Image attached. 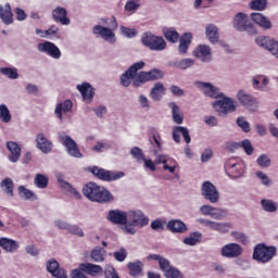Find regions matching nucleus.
<instances>
[{"label": "nucleus", "instance_id": "obj_62", "mask_svg": "<svg viewBox=\"0 0 278 278\" xmlns=\"http://www.w3.org/2000/svg\"><path fill=\"white\" fill-rule=\"evenodd\" d=\"M241 147L243 151L247 153V155L253 154V144H251V141H249L248 139L241 142Z\"/></svg>", "mask_w": 278, "mask_h": 278}, {"label": "nucleus", "instance_id": "obj_38", "mask_svg": "<svg viewBox=\"0 0 278 278\" xmlns=\"http://www.w3.org/2000/svg\"><path fill=\"white\" fill-rule=\"evenodd\" d=\"M190 42H192V34L186 33L182 35L178 47L179 53H186L188 51V47H190Z\"/></svg>", "mask_w": 278, "mask_h": 278}, {"label": "nucleus", "instance_id": "obj_51", "mask_svg": "<svg viewBox=\"0 0 278 278\" xmlns=\"http://www.w3.org/2000/svg\"><path fill=\"white\" fill-rule=\"evenodd\" d=\"M127 268L131 277H138V275H140V261H137L136 263L129 262Z\"/></svg>", "mask_w": 278, "mask_h": 278}, {"label": "nucleus", "instance_id": "obj_34", "mask_svg": "<svg viewBox=\"0 0 278 278\" xmlns=\"http://www.w3.org/2000/svg\"><path fill=\"white\" fill-rule=\"evenodd\" d=\"M0 247L7 251V253H14V251H18V242L5 237L0 238Z\"/></svg>", "mask_w": 278, "mask_h": 278}, {"label": "nucleus", "instance_id": "obj_9", "mask_svg": "<svg viewBox=\"0 0 278 278\" xmlns=\"http://www.w3.org/2000/svg\"><path fill=\"white\" fill-rule=\"evenodd\" d=\"M233 27L238 29V31H248V34L254 35L257 34L255 26L251 23L248 15L244 13H238L233 20Z\"/></svg>", "mask_w": 278, "mask_h": 278}, {"label": "nucleus", "instance_id": "obj_52", "mask_svg": "<svg viewBox=\"0 0 278 278\" xmlns=\"http://www.w3.org/2000/svg\"><path fill=\"white\" fill-rule=\"evenodd\" d=\"M194 65V61L191 59H185V60H180V61H176L174 63V66H176V68H181L182 71H186V68H190V66Z\"/></svg>", "mask_w": 278, "mask_h": 278}, {"label": "nucleus", "instance_id": "obj_7", "mask_svg": "<svg viewBox=\"0 0 278 278\" xmlns=\"http://www.w3.org/2000/svg\"><path fill=\"white\" fill-rule=\"evenodd\" d=\"M88 170L93 175V177L100 179V181H116L117 179L125 177V173L123 172H112L99 166L89 167Z\"/></svg>", "mask_w": 278, "mask_h": 278}, {"label": "nucleus", "instance_id": "obj_36", "mask_svg": "<svg viewBox=\"0 0 278 278\" xmlns=\"http://www.w3.org/2000/svg\"><path fill=\"white\" fill-rule=\"evenodd\" d=\"M149 140L154 149V153L162 151V137H160V134H157V131L152 130L150 132Z\"/></svg>", "mask_w": 278, "mask_h": 278}, {"label": "nucleus", "instance_id": "obj_39", "mask_svg": "<svg viewBox=\"0 0 278 278\" xmlns=\"http://www.w3.org/2000/svg\"><path fill=\"white\" fill-rule=\"evenodd\" d=\"M105 249L101 248V247H97L94 248L91 253H90V257L93 262H105Z\"/></svg>", "mask_w": 278, "mask_h": 278}, {"label": "nucleus", "instance_id": "obj_44", "mask_svg": "<svg viewBox=\"0 0 278 278\" xmlns=\"http://www.w3.org/2000/svg\"><path fill=\"white\" fill-rule=\"evenodd\" d=\"M206 36L213 45L218 42V28L214 25L206 26Z\"/></svg>", "mask_w": 278, "mask_h": 278}, {"label": "nucleus", "instance_id": "obj_23", "mask_svg": "<svg viewBox=\"0 0 278 278\" xmlns=\"http://www.w3.org/2000/svg\"><path fill=\"white\" fill-rule=\"evenodd\" d=\"M200 212H202L204 216H211L212 218H216L217 220H220V218H225V216H227V211L215 208L210 205L201 206Z\"/></svg>", "mask_w": 278, "mask_h": 278}, {"label": "nucleus", "instance_id": "obj_25", "mask_svg": "<svg viewBox=\"0 0 278 278\" xmlns=\"http://www.w3.org/2000/svg\"><path fill=\"white\" fill-rule=\"evenodd\" d=\"M193 55L202 62H210L212 60V50L207 46H199L193 51Z\"/></svg>", "mask_w": 278, "mask_h": 278}, {"label": "nucleus", "instance_id": "obj_53", "mask_svg": "<svg viewBox=\"0 0 278 278\" xmlns=\"http://www.w3.org/2000/svg\"><path fill=\"white\" fill-rule=\"evenodd\" d=\"M262 206L265 212H277V204L270 200H262Z\"/></svg>", "mask_w": 278, "mask_h": 278}, {"label": "nucleus", "instance_id": "obj_41", "mask_svg": "<svg viewBox=\"0 0 278 278\" xmlns=\"http://www.w3.org/2000/svg\"><path fill=\"white\" fill-rule=\"evenodd\" d=\"M0 188L4 190L8 197H14V181L12 180V178H4L0 182Z\"/></svg>", "mask_w": 278, "mask_h": 278}, {"label": "nucleus", "instance_id": "obj_58", "mask_svg": "<svg viewBox=\"0 0 278 278\" xmlns=\"http://www.w3.org/2000/svg\"><path fill=\"white\" fill-rule=\"evenodd\" d=\"M104 277L105 278H121L118 277V274L116 273V269L114 268V266H106L104 268Z\"/></svg>", "mask_w": 278, "mask_h": 278}, {"label": "nucleus", "instance_id": "obj_26", "mask_svg": "<svg viewBox=\"0 0 278 278\" xmlns=\"http://www.w3.org/2000/svg\"><path fill=\"white\" fill-rule=\"evenodd\" d=\"M7 149L11 153L9 156L10 162L16 163L18 160H21V146H18V143L14 141H8Z\"/></svg>", "mask_w": 278, "mask_h": 278}, {"label": "nucleus", "instance_id": "obj_8", "mask_svg": "<svg viewBox=\"0 0 278 278\" xmlns=\"http://www.w3.org/2000/svg\"><path fill=\"white\" fill-rule=\"evenodd\" d=\"M277 250L274 247H266L265 244H258L254 249L253 257L257 262H262L266 264V262H270L273 257H275V253Z\"/></svg>", "mask_w": 278, "mask_h": 278}, {"label": "nucleus", "instance_id": "obj_21", "mask_svg": "<svg viewBox=\"0 0 278 278\" xmlns=\"http://www.w3.org/2000/svg\"><path fill=\"white\" fill-rule=\"evenodd\" d=\"M202 194L211 201V203H216L218 201V190L212 185V182L206 181L202 185Z\"/></svg>", "mask_w": 278, "mask_h": 278}, {"label": "nucleus", "instance_id": "obj_13", "mask_svg": "<svg viewBox=\"0 0 278 278\" xmlns=\"http://www.w3.org/2000/svg\"><path fill=\"white\" fill-rule=\"evenodd\" d=\"M37 49L41 53H47V55L53 58V60H60V58H62V51H60V48H58V46L51 41L38 43Z\"/></svg>", "mask_w": 278, "mask_h": 278}, {"label": "nucleus", "instance_id": "obj_59", "mask_svg": "<svg viewBox=\"0 0 278 278\" xmlns=\"http://www.w3.org/2000/svg\"><path fill=\"white\" fill-rule=\"evenodd\" d=\"M164 225H166V222L162 219H156L151 223V229L154 231H164Z\"/></svg>", "mask_w": 278, "mask_h": 278}, {"label": "nucleus", "instance_id": "obj_45", "mask_svg": "<svg viewBox=\"0 0 278 278\" xmlns=\"http://www.w3.org/2000/svg\"><path fill=\"white\" fill-rule=\"evenodd\" d=\"M34 184H35V186H37V188L45 190V188H47V186H49V178L42 174H37L35 176Z\"/></svg>", "mask_w": 278, "mask_h": 278}, {"label": "nucleus", "instance_id": "obj_16", "mask_svg": "<svg viewBox=\"0 0 278 278\" xmlns=\"http://www.w3.org/2000/svg\"><path fill=\"white\" fill-rule=\"evenodd\" d=\"M92 31L96 36H101V38H103V40H106V42H111V45H114V42H116V36L114 35V31H112V29L108 27L96 25Z\"/></svg>", "mask_w": 278, "mask_h": 278}, {"label": "nucleus", "instance_id": "obj_48", "mask_svg": "<svg viewBox=\"0 0 278 278\" xmlns=\"http://www.w3.org/2000/svg\"><path fill=\"white\" fill-rule=\"evenodd\" d=\"M163 31L166 40H168L169 42H177V40H179V33H177L173 28H166Z\"/></svg>", "mask_w": 278, "mask_h": 278}, {"label": "nucleus", "instance_id": "obj_5", "mask_svg": "<svg viewBox=\"0 0 278 278\" xmlns=\"http://www.w3.org/2000/svg\"><path fill=\"white\" fill-rule=\"evenodd\" d=\"M247 165L244 162L238 157L228 159L225 164V170L228 177L231 179H238L244 175Z\"/></svg>", "mask_w": 278, "mask_h": 278}, {"label": "nucleus", "instance_id": "obj_22", "mask_svg": "<svg viewBox=\"0 0 278 278\" xmlns=\"http://www.w3.org/2000/svg\"><path fill=\"white\" fill-rule=\"evenodd\" d=\"M80 270H83L85 275H89V277H99V275H103V267L92 263H80Z\"/></svg>", "mask_w": 278, "mask_h": 278}, {"label": "nucleus", "instance_id": "obj_49", "mask_svg": "<svg viewBox=\"0 0 278 278\" xmlns=\"http://www.w3.org/2000/svg\"><path fill=\"white\" fill-rule=\"evenodd\" d=\"M0 73L9 79H18V71L12 67H2Z\"/></svg>", "mask_w": 278, "mask_h": 278}, {"label": "nucleus", "instance_id": "obj_27", "mask_svg": "<svg viewBox=\"0 0 278 278\" xmlns=\"http://www.w3.org/2000/svg\"><path fill=\"white\" fill-rule=\"evenodd\" d=\"M164 77V72L160 70H152L150 72H141L140 73V83L144 81H153L155 79H162Z\"/></svg>", "mask_w": 278, "mask_h": 278}, {"label": "nucleus", "instance_id": "obj_14", "mask_svg": "<svg viewBox=\"0 0 278 278\" xmlns=\"http://www.w3.org/2000/svg\"><path fill=\"white\" fill-rule=\"evenodd\" d=\"M256 45H258V47H264V49H267V51L271 52V55H274L275 58H278L277 40L270 39L268 37H257Z\"/></svg>", "mask_w": 278, "mask_h": 278}, {"label": "nucleus", "instance_id": "obj_55", "mask_svg": "<svg viewBox=\"0 0 278 278\" xmlns=\"http://www.w3.org/2000/svg\"><path fill=\"white\" fill-rule=\"evenodd\" d=\"M67 231L73 236H78V238H84V230L77 225H70L67 228Z\"/></svg>", "mask_w": 278, "mask_h": 278}, {"label": "nucleus", "instance_id": "obj_6", "mask_svg": "<svg viewBox=\"0 0 278 278\" xmlns=\"http://www.w3.org/2000/svg\"><path fill=\"white\" fill-rule=\"evenodd\" d=\"M148 260H156V262H159V266L161 270H163L166 278H184V275H181V271L170 266V263L168 262V260L157 254H151L150 256H148Z\"/></svg>", "mask_w": 278, "mask_h": 278}, {"label": "nucleus", "instance_id": "obj_50", "mask_svg": "<svg viewBox=\"0 0 278 278\" xmlns=\"http://www.w3.org/2000/svg\"><path fill=\"white\" fill-rule=\"evenodd\" d=\"M201 242V233L194 232L190 237L184 239L185 244H189V247H194Z\"/></svg>", "mask_w": 278, "mask_h": 278}, {"label": "nucleus", "instance_id": "obj_1", "mask_svg": "<svg viewBox=\"0 0 278 278\" xmlns=\"http://www.w3.org/2000/svg\"><path fill=\"white\" fill-rule=\"evenodd\" d=\"M83 194L93 203H112V201H114V195L110 190L93 181H90L83 187Z\"/></svg>", "mask_w": 278, "mask_h": 278}, {"label": "nucleus", "instance_id": "obj_31", "mask_svg": "<svg viewBox=\"0 0 278 278\" xmlns=\"http://www.w3.org/2000/svg\"><path fill=\"white\" fill-rule=\"evenodd\" d=\"M198 223L210 227V229H214V231H219L220 233H227V231H229V225L226 224H218L207 219H198Z\"/></svg>", "mask_w": 278, "mask_h": 278}, {"label": "nucleus", "instance_id": "obj_64", "mask_svg": "<svg viewBox=\"0 0 278 278\" xmlns=\"http://www.w3.org/2000/svg\"><path fill=\"white\" fill-rule=\"evenodd\" d=\"M71 277L72 278H88L86 273H84V270H81L80 265H78L77 269L72 270Z\"/></svg>", "mask_w": 278, "mask_h": 278}, {"label": "nucleus", "instance_id": "obj_19", "mask_svg": "<svg viewBox=\"0 0 278 278\" xmlns=\"http://www.w3.org/2000/svg\"><path fill=\"white\" fill-rule=\"evenodd\" d=\"M47 270H48V273H51L52 277L68 278L66 270H64V268L60 267V263H58V261H55L53 258L47 262Z\"/></svg>", "mask_w": 278, "mask_h": 278}, {"label": "nucleus", "instance_id": "obj_54", "mask_svg": "<svg viewBox=\"0 0 278 278\" xmlns=\"http://www.w3.org/2000/svg\"><path fill=\"white\" fill-rule=\"evenodd\" d=\"M252 10H266V0H252L250 3Z\"/></svg>", "mask_w": 278, "mask_h": 278}, {"label": "nucleus", "instance_id": "obj_17", "mask_svg": "<svg viewBox=\"0 0 278 278\" xmlns=\"http://www.w3.org/2000/svg\"><path fill=\"white\" fill-rule=\"evenodd\" d=\"M52 18L54 23H60L61 25H71V17H68V11L62 7H56L52 11Z\"/></svg>", "mask_w": 278, "mask_h": 278}, {"label": "nucleus", "instance_id": "obj_61", "mask_svg": "<svg viewBox=\"0 0 278 278\" xmlns=\"http://www.w3.org/2000/svg\"><path fill=\"white\" fill-rule=\"evenodd\" d=\"M121 31L126 38H134L135 36H138V31L136 29L127 28L125 26L121 27Z\"/></svg>", "mask_w": 278, "mask_h": 278}, {"label": "nucleus", "instance_id": "obj_43", "mask_svg": "<svg viewBox=\"0 0 278 278\" xmlns=\"http://www.w3.org/2000/svg\"><path fill=\"white\" fill-rule=\"evenodd\" d=\"M266 86H268V78L266 76L258 75L253 78V88L256 90H265Z\"/></svg>", "mask_w": 278, "mask_h": 278}, {"label": "nucleus", "instance_id": "obj_46", "mask_svg": "<svg viewBox=\"0 0 278 278\" xmlns=\"http://www.w3.org/2000/svg\"><path fill=\"white\" fill-rule=\"evenodd\" d=\"M59 181H60V186H61V188H63V190H66L67 192L73 194L75 197V199H81V193H79V191H77V189L73 188V185H71L70 182H66L64 180H59Z\"/></svg>", "mask_w": 278, "mask_h": 278}, {"label": "nucleus", "instance_id": "obj_32", "mask_svg": "<svg viewBox=\"0 0 278 278\" xmlns=\"http://www.w3.org/2000/svg\"><path fill=\"white\" fill-rule=\"evenodd\" d=\"M198 87L207 97H212L213 99H218V97H220V92L218 91V88H216L207 83H198Z\"/></svg>", "mask_w": 278, "mask_h": 278}, {"label": "nucleus", "instance_id": "obj_47", "mask_svg": "<svg viewBox=\"0 0 278 278\" xmlns=\"http://www.w3.org/2000/svg\"><path fill=\"white\" fill-rule=\"evenodd\" d=\"M0 121L2 123H10L12 121V114L5 104H0Z\"/></svg>", "mask_w": 278, "mask_h": 278}, {"label": "nucleus", "instance_id": "obj_24", "mask_svg": "<svg viewBox=\"0 0 278 278\" xmlns=\"http://www.w3.org/2000/svg\"><path fill=\"white\" fill-rule=\"evenodd\" d=\"M36 142L37 148H39V150L42 151V153H51L53 149V143L49 141L47 137H45V134H38Z\"/></svg>", "mask_w": 278, "mask_h": 278}, {"label": "nucleus", "instance_id": "obj_28", "mask_svg": "<svg viewBox=\"0 0 278 278\" xmlns=\"http://www.w3.org/2000/svg\"><path fill=\"white\" fill-rule=\"evenodd\" d=\"M179 136H182V138L185 139V142H187V144H190L191 139H190V132L188 131V128L181 127V126H175L173 128V138L175 142L180 141Z\"/></svg>", "mask_w": 278, "mask_h": 278}, {"label": "nucleus", "instance_id": "obj_42", "mask_svg": "<svg viewBox=\"0 0 278 278\" xmlns=\"http://www.w3.org/2000/svg\"><path fill=\"white\" fill-rule=\"evenodd\" d=\"M168 106L172 110L174 123H177V125H181V123H184V116H181V112H180L179 106L177 105V103L170 102L168 104Z\"/></svg>", "mask_w": 278, "mask_h": 278}, {"label": "nucleus", "instance_id": "obj_20", "mask_svg": "<svg viewBox=\"0 0 278 278\" xmlns=\"http://www.w3.org/2000/svg\"><path fill=\"white\" fill-rule=\"evenodd\" d=\"M223 257H240L242 255V247L238 243H228L222 248Z\"/></svg>", "mask_w": 278, "mask_h": 278}, {"label": "nucleus", "instance_id": "obj_15", "mask_svg": "<svg viewBox=\"0 0 278 278\" xmlns=\"http://www.w3.org/2000/svg\"><path fill=\"white\" fill-rule=\"evenodd\" d=\"M237 99L248 110H255L257 109V100L253 98L251 94L247 93L244 90H240L237 93Z\"/></svg>", "mask_w": 278, "mask_h": 278}, {"label": "nucleus", "instance_id": "obj_10", "mask_svg": "<svg viewBox=\"0 0 278 278\" xmlns=\"http://www.w3.org/2000/svg\"><path fill=\"white\" fill-rule=\"evenodd\" d=\"M142 43L152 51H164L166 49L164 38L152 35L151 33L143 34Z\"/></svg>", "mask_w": 278, "mask_h": 278}, {"label": "nucleus", "instance_id": "obj_57", "mask_svg": "<svg viewBox=\"0 0 278 278\" xmlns=\"http://www.w3.org/2000/svg\"><path fill=\"white\" fill-rule=\"evenodd\" d=\"M113 256L116 262H125V260H127V250L122 248L119 251L114 252Z\"/></svg>", "mask_w": 278, "mask_h": 278}, {"label": "nucleus", "instance_id": "obj_3", "mask_svg": "<svg viewBox=\"0 0 278 278\" xmlns=\"http://www.w3.org/2000/svg\"><path fill=\"white\" fill-rule=\"evenodd\" d=\"M138 71H140V62L132 64L125 73L121 75V86L124 88H129V86L132 84L135 88L140 87V74H138Z\"/></svg>", "mask_w": 278, "mask_h": 278}, {"label": "nucleus", "instance_id": "obj_11", "mask_svg": "<svg viewBox=\"0 0 278 278\" xmlns=\"http://www.w3.org/2000/svg\"><path fill=\"white\" fill-rule=\"evenodd\" d=\"M213 108L218 114H229L230 112H236L238 102L231 98L223 97L213 103Z\"/></svg>", "mask_w": 278, "mask_h": 278}, {"label": "nucleus", "instance_id": "obj_37", "mask_svg": "<svg viewBox=\"0 0 278 278\" xmlns=\"http://www.w3.org/2000/svg\"><path fill=\"white\" fill-rule=\"evenodd\" d=\"M164 94H166V89L164 88V85L162 83H156L151 90V98L154 101H160V99H162Z\"/></svg>", "mask_w": 278, "mask_h": 278}, {"label": "nucleus", "instance_id": "obj_4", "mask_svg": "<svg viewBox=\"0 0 278 278\" xmlns=\"http://www.w3.org/2000/svg\"><path fill=\"white\" fill-rule=\"evenodd\" d=\"M130 216L134 218L130 219L125 211L111 210L109 211L106 218L110 223H113V225H127L128 222L130 225H136L138 223V215H136V212H130Z\"/></svg>", "mask_w": 278, "mask_h": 278}, {"label": "nucleus", "instance_id": "obj_33", "mask_svg": "<svg viewBox=\"0 0 278 278\" xmlns=\"http://www.w3.org/2000/svg\"><path fill=\"white\" fill-rule=\"evenodd\" d=\"M251 18L253 23L260 25V27H263V29H270V27H273L270 20H268V17L264 16L262 13H252Z\"/></svg>", "mask_w": 278, "mask_h": 278}, {"label": "nucleus", "instance_id": "obj_60", "mask_svg": "<svg viewBox=\"0 0 278 278\" xmlns=\"http://www.w3.org/2000/svg\"><path fill=\"white\" fill-rule=\"evenodd\" d=\"M237 125L243 130L245 131V134H248V131H251V126L249 125V122H247V119H244V117H239L237 119Z\"/></svg>", "mask_w": 278, "mask_h": 278}, {"label": "nucleus", "instance_id": "obj_30", "mask_svg": "<svg viewBox=\"0 0 278 278\" xmlns=\"http://www.w3.org/2000/svg\"><path fill=\"white\" fill-rule=\"evenodd\" d=\"M13 16L14 15L12 14V7H10V3H7L4 9L2 5H0V18L4 25H12L14 23Z\"/></svg>", "mask_w": 278, "mask_h": 278}, {"label": "nucleus", "instance_id": "obj_2", "mask_svg": "<svg viewBox=\"0 0 278 278\" xmlns=\"http://www.w3.org/2000/svg\"><path fill=\"white\" fill-rule=\"evenodd\" d=\"M144 168L148 170H151L152 173L155 172V166H160V164L163 165V169L167 170V173L175 174V170H177V161H175L173 157L164 154L156 155L154 162L151 159H143Z\"/></svg>", "mask_w": 278, "mask_h": 278}, {"label": "nucleus", "instance_id": "obj_56", "mask_svg": "<svg viewBox=\"0 0 278 278\" xmlns=\"http://www.w3.org/2000/svg\"><path fill=\"white\" fill-rule=\"evenodd\" d=\"M257 164L262 166V168H268V166H270V157L266 154H262L257 157Z\"/></svg>", "mask_w": 278, "mask_h": 278}, {"label": "nucleus", "instance_id": "obj_35", "mask_svg": "<svg viewBox=\"0 0 278 278\" xmlns=\"http://www.w3.org/2000/svg\"><path fill=\"white\" fill-rule=\"evenodd\" d=\"M17 194L18 197H21V199H24L25 201H36V199H38L34 191L27 189L23 185L17 188Z\"/></svg>", "mask_w": 278, "mask_h": 278}, {"label": "nucleus", "instance_id": "obj_18", "mask_svg": "<svg viewBox=\"0 0 278 278\" xmlns=\"http://www.w3.org/2000/svg\"><path fill=\"white\" fill-rule=\"evenodd\" d=\"M76 88L86 103H92L94 99V87L90 83H83L81 85H77Z\"/></svg>", "mask_w": 278, "mask_h": 278}, {"label": "nucleus", "instance_id": "obj_40", "mask_svg": "<svg viewBox=\"0 0 278 278\" xmlns=\"http://www.w3.org/2000/svg\"><path fill=\"white\" fill-rule=\"evenodd\" d=\"M167 229L173 231L174 233H181L186 231V224L181 220H170L167 224Z\"/></svg>", "mask_w": 278, "mask_h": 278}, {"label": "nucleus", "instance_id": "obj_63", "mask_svg": "<svg viewBox=\"0 0 278 278\" xmlns=\"http://www.w3.org/2000/svg\"><path fill=\"white\" fill-rule=\"evenodd\" d=\"M60 31V27L56 25H52L49 27V29L45 30V34L41 35V38H47V36H55Z\"/></svg>", "mask_w": 278, "mask_h": 278}, {"label": "nucleus", "instance_id": "obj_12", "mask_svg": "<svg viewBox=\"0 0 278 278\" xmlns=\"http://www.w3.org/2000/svg\"><path fill=\"white\" fill-rule=\"evenodd\" d=\"M59 140H60L61 144H63V147H65L67 149V153L72 157H83L84 156V154H81V151H79V147L77 146V142H75V140H73V138H71L70 136L61 135L59 137Z\"/></svg>", "mask_w": 278, "mask_h": 278}, {"label": "nucleus", "instance_id": "obj_29", "mask_svg": "<svg viewBox=\"0 0 278 278\" xmlns=\"http://www.w3.org/2000/svg\"><path fill=\"white\" fill-rule=\"evenodd\" d=\"M73 110V102L65 100L64 102L58 103L54 110V114L59 121H62V114H67Z\"/></svg>", "mask_w": 278, "mask_h": 278}]
</instances>
